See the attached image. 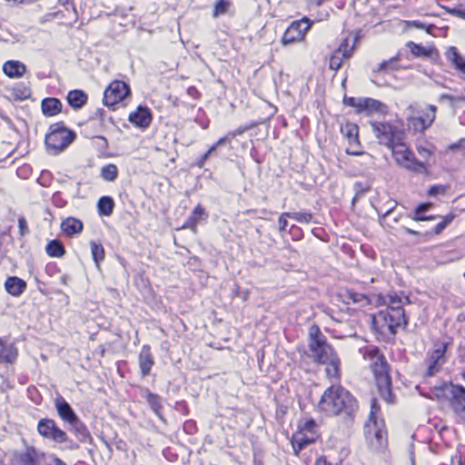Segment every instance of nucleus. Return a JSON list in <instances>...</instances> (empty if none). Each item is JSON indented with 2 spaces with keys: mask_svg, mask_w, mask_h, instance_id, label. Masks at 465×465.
<instances>
[{
  "mask_svg": "<svg viewBox=\"0 0 465 465\" xmlns=\"http://www.w3.org/2000/svg\"><path fill=\"white\" fill-rule=\"evenodd\" d=\"M318 409L330 416L344 414L351 417L358 411V402L343 387L331 385L322 395Z\"/></svg>",
  "mask_w": 465,
  "mask_h": 465,
  "instance_id": "f257e3e1",
  "label": "nucleus"
},
{
  "mask_svg": "<svg viewBox=\"0 0 465 465\" xmlns=\"http://www.w3.org/2000/svg\"><path fill=\"white\" fill-rule=\"evenodd\" d=\"M369 356L371 361V369L381 397L389 404L395 403L396 397L391 391L390 367L385 357L380 354L377 349L370 351Z\"/></svg>",
  "mask_w": 465,
  "mask_h": 465,
  "instance_id": "f03ea898",
  "label": "nucleus"
},
{
  "mask_svg": "<svg viewBox=\"0 0 465 465\" xmlns=\"http://www.w3.org/2000/svg\"><path fill=\"white\" fill-rule=\"evenodd\" d=\"M407 323L404 309L381 310L372 318L373 328L381 334H395Z\"/></svg>",
  "mask_w": 465,
  "mask_h": 465,
  "instance_id": "7ed1b4c3",
  "label": "nucleus"
},
{
  "mask_svg": "<svg viewBox=\"0 0 465 465\" xmlns=\"http://www.w3.org/2000/svg\"><path fill=\"white\" fill-rule=\"evenodd\" d=\"M408 126L414 133H422L429 128L436 117V106L422 107L419 104H412L408 107Z\"/></svg>",
  "mask_w": 465,
  "mask_h": 465,
  "instance_id": "20e7f679",
  "label": "nucleus"
},
{
  "mask_svg": "<svg viewBox=\"0 0 465 465\" xmlns=\"http://www.w3.org/2000/svg\"><path fill=\"white\" fill-rule=\"evenodd\" d=\"M74 132L67 129L64 123L52 124L45 135V144L48 150L56 154L68 147L75 139Z\"/></svg>",
  "mask_w": 465,
  "mask_h": 465,
  "instance_id": "39448f33",
  "label": "nucleus"
},
{
  "mask_svg": "<svg viewBox=\"0 0 465 465\" xmlns=\"http://www.w3.org/2000/svg\"><path fill=\"white\" fill-rule=\"evenodd\" d=\"M310 350L314 361L328 363L336 355L332 347L326 342L325 337L321 333L318 327H312L310 331Z\"/></svg>",
  "mask_w": 465,
  "mask_h": 465,
  "instance_id": "423d86ee",
  "label": "nucleus"
},
{
  "mask_svg": "<svg viewBox=\"0 0 465 465\" xmlns=\"http://www.w3.org/2000/svg\"><path fill=\"white\" fill-rule=\"evenodd\" d=\"M370 124L380 144L391 149L401 141V131L399 126L389 122L372 121Z\"/></svg>",
  "mask_w": 465,
  "mask_h": 465,
  "instance_id": "0eeeda50",
  "label": "nucleus"
},
{
  "mask_svg": "<svg viewBox=\"0 0 465 465\" xmlns=\"http://www.w3.org/2000/svg\"><path fill=\"white\" fill-rule=\"evenodd\" d=\"M311 25L307 17L292 22L285 30L281 43L282 45H292L301 42L304 39L305 33L309 30Z\"/></svg>",
  "mask_w": 465,
  "mask_h": 465,
  "instance_id": "6e6552de",
  "label": "nucleus"
},
{
  "mask_svg": "<svg viewBox=\"0 0 465 465\" xmlns=\"http://www.w3.org/2000/svg\"><path fill=\"white\" fill-rule=\"evenodd\" d=\"M37 430L42 437L54 442L64 443L68 441L66 432L61 430L52 419H41L37 424Z\"/></svg>",
  "mask_w": 465,
  "mask_h": 465,
  "instance_id": "1a4fd4ad",
  "label": "nucleus"
},
{
  "mask_svg": "<svg viewBox=\"0 0 465 465\" xmlns=\"http://www.w3.org/2000/svg\"><path fill=\"white\" fill-rule=\"evenodd\" d=\"M130 94V87L123 81H114L104 93V104L112 107L123 101Z\"/></svg>",
  "mask_w": 465,
  "mask_h": 465,
  "instance_id": "9d476101",
  "label": "nucleus"
},
{
  "mask_svg": "<svg viewBox=\"0 0 465 465\" xmlns=\"http://www.w3.org/2000/svg\"><path fill=\"white\" fill-rule=\"evenodd\" d=\"M391 150L395 161L403 167L416 172L425 168L423 163L414 159L413 153L403 143L399 142Z\"/></svg>",
  "mask_w": 465,
  "mask_h": 465,
  "instance_id": "9b49d317",
  "label": "nucleus"
},
{
  "mask_svg": "<svg viewBox=\"0 0 465 465\" xmlns=\"http://www.w3.org/2000/svg\"><path fill=\"white\" fill-rule=\"evenodd\" d=\"M436 350H431L429 351V357L427 359L428 368L426 371V377L424 381L416 386V389L420 392V394L429 400L433 401L436 397L435 389L430 386L428 381L429 378H431L434 375V369L436 367Z\"/></svg>",
  "mask_w": 465,
  "mask_h": 465,
  "instance_id": "f8f14e48",
  "label": "nucleus"
},
{
  "mask_svg": "<svg viewBox=\"0 0 465 465\" xmlns=\"http://www.w3.org/2000/svg\"><path fill=\"white\" fill-rule=\"evenodd\" d=\"M364 435L369 446L373 450H379L384 447L387 442L386 432L377 427L376 422L367 424L364 428Z\"/></svg>",
  "mask_w": 465,
  "mask_h": 465,
  "instance_id": "ddd939ff",
  "label": "nucleus"
},
{
  "mask_svg": "<svg viewBox=\"0 0 465 465\" xmlns=\"http://www.w3.org/2000/svg\"><path fill=\"white\" fill-rule=\"evenodd\" d=\"M387 113L388 106L382 102L370 97H361L357 114H364L370 116L374 114H386Z\"/></svg>",
  "mask_w": 465,
  "mask_h": 465,
  "instance_id": "4468645a",
  "label": "nucleus"
},
{
  "mask_svg": "<svg viewBox=\"0 0 465 465\" xmlns=\"http://www.w3.org/2000/svg\"><path fill=\"white\" fill-rule=\"evenodd\" d=\"M140 372L143 377L148 376L151 373V370L154 365L153 354L151 352V347L148 344L143 345L138 357Z\"/></svg>",
  "mask_w": 465,
  "mask_h": 465,
  "instance_id": "2eb2a0df",
  "label": "nucleus"
},
{
  "mask_svg": "<svg viewBox=\"0 0 465 465\" xmlns=\"http://www.w3.org/2000/svg\"><path fill=\"white\" fill-rule=\"evenodd\" d=\"M54 406L58 416L67 423L74 422L78 417L71 405L61 396L55 398Z\"/></svg>",
  "mask_w": 465,
  "mask_h": 465,
  "instance_id": "dca6fc26",
  "label": "nucleus"
},
{
  "mask_svg": "<svg viewBox=\"0 0 465 465\" xmlns=\"http://www.w3.org/2000/svg\"><path fill=\"white\" fill-rule=\"evenodd\" d=\"M318 434H310L300 430L293 434L292 443L294 455L298 456L302 449H304L307 445L313 443L318 439Z\"/></svg>",
  "mask_w": 465,
  "mask_h": 465,
  "instance_id": "f3484780",
  "label": "nucleus"
},
{
  "mask_svg": "<svg viewBox=\"0 0 465 465\" xmlns=\"http://www.w3.org/2000/svg\"><path fill=\"white\" fill-rule=\"evenodd\" d=\"M352 50L353 47L348 49V43L347 40H345L331 56L330 69L333 71H338L341 66L342 60L344 58H349L352 54Z\"/></svg>",
  "mask_w": 465,
  "mask_h": 465,
  "instance_id": "a211bd4d",
  "label": "nucleus"
},
{
  "mask_svg": "<svg viewBox=\"0 0 465 465\" xmlns=\"http://www.w3.org/2000/svg\"><path fill=\"white\" fill-rule=\"evenodd\" d=\"M18 357V350L15 343H6L0 338V363L13 364Z\"/></svg>",
  "mask_w": 465,
  "mask_h": 465,
  "instance_id": "6ab92c4d",
  "label": "nucleus"
},
{
  "mask_svg": "<svg viewBox=\"0 0 465 465\" xmlns=\"http://www.w3.org/2000/svg\"><path fill=\"white\" fill-rule=\"evenodd\" d=\"M26 288V282L17 276H9L5 282V290L14 297L21 296Z\"/></svg>",
  "mask_w": 465,
  "mask_h": 465,
  "instance_id": "aec40b11",
  "label": "nucleus"
},
{
  "mask_svg": "<svg viewBox=\"0 0 465 465\" xmlns=\"http://www.w3.org/2000/svg\"><path fill=\"white\" fill-rule=\"evenodd\" d=\"M128 120L138 127L146 128L152 121L151 112L146 107L138 106L135 112L129 114Z\"/></svg>",
  "mask_w": 465,
  "mask_h": 465,
  "instance_id": "412c9836",
  "label": "nucleus"
},
{
  "mask_svg": "<svg viewBox=\"0 0 465 465\" xmlns=\"http://www.w3.org/2000/svg\"><path fill=\"white\" fill-rule=\"evenodd\" d=\"M340 130L343 137L348 141L349 145L361 146L359 126L356 124L351 122L341 123Z\"/></svg>",
  "mask_w": 465,
  "mask_h": 465,
  "instance_id": "4be33fe9",
  "label": "nucleus"
},
{
  "mask_svg": "<svg viewBox=\"0 0 465 465\" xmlns=\"http://www.w3.org/2000/svg\"><path fill=\"white\" fill-rule=\"evenodd\" d=\"M445 55L454 68L464 75L465 79V57L459 53L455 46L449 47Z\"/></svg>",
  "mask_w": 465,
  "mask_h": 465,
  "instance_id": "5701e85b",
  "label": "nucleus"
},
{
  "mask_svg": "<svg viewBox=\"0 0 465 465\" xmlns=\"http://www.w3.org/2000/svg\"><path fill=\"white\" fill-rule=\"evenodd\" d=\"M61 229L67 236H73L83 231L84 224L79 219L70 216L62 221Z\"/></svg>",
  "mask_w": 465,
  "mask_h": 465,
  "instance_id": "b1692460",
  "label": "nucleus"
},
{
  "mask_svg": "<svg viewBox=\"0 0 465 465\" xmlns=\"http://www.w3.org/2000/svg\"><path fill=\"white\" fill-rule=\"evenodd\" d=\"M63 104L57 98L48 97L42 101V112L45 116H54L62 111Z\"/></svg>",
  "mask_w": 465,
  "mask_h": 465,
  "instance_id": "393cba45",
  "label": "nucleus"
},
{
  "mask_svg": "<svg viewBox=\"0 0 465 465\" xmlns=\"http://www.w3.org/2000/svg\"><path fill=\"white\" fill-rule=\"evenodd\" d=\"M4 73L9 77H21L26 71L25 65L19 61H7L3 66Z\"/></svg>",
  "mask_w": 465,
  "mask_h": 465,
  "instance_id": "a878e982",
  "label": "nucleus"
},
{
  "mask_svg": "<svg viewBox=\"0 0 465 465\" xmlns=\"http://www.w3.org/2000/svg\"><path fill=\"white\" fill-rule=\"evenodd\" d=\"M71 426V430L74 432L75 437L81 442H88L92 441V436L88 431L86 426L77 418L74 422L69 424Z\"/></svg>",
  "mask_w": 465,
  "mask_h": 465,
  "instance_id": "bb28decb",
  "label": "nucleus"
},
{
  "mask_svg": "<svg viewBox=\"0 0 465 465\" xmlns=\"http://www.w3.org/2000/svg\"><path fill=\"white\" fill-rule=\"evenodd\" d=\"M433 204L430 203H423L419 204L414 211L412 218L415 221H431L435 219V215L431 213Z\"/></svg>",
  "mask_w": 465,
  "mask_h": 465,
  "instance_id": "cd10ccee",
  "label": "nucleus"
},
{
  "mask_svg": "<svg viewBox=\"0 0 465 465\" xmlns=\"http://www.w3.org/2000/svg\"><path fill=\"white\" fill-rule=\"evenodd\" d=\"M203 217H207V213H206L204 208L201 204H198L193 209L192 214L185 222L183 228H189L192 231L195 232L198 223Z\"/></svg>",
  "mask_w": 465,
  "mask_h": 465,
  "instance_id": "c85d7f7f",
  "label": "nucleus"
},
{
  "mask_svg": "<svg viewBox=\"0 0 465 465\" xmlns=\"http://www.w3.org/2000/svg\"><path fill=\"white\" fill-rule=\"evenodd\" d=\"M68 104L74 109L82 108L87 102V94L82 90H73L67 94Z\"/></svg>",
  "mask_w": 465,
  "mask_h": 465,
  "instance_id": "c756f323",
  "label": "nucleus"
},
{
  "mask_svg": "<svg viewBox=\"0 0 465 465\" xmlns=\"http://www.w3.org/2000/svg\"><path fill=\"white\" fill-rule=\"evenodd\" d=\"M343 302L346 303H358L361 306L367 305L370 303L369 298L363 294L355 292L354 290H346L342 294Z\"/></svg>",
  "mask_w": 465,
  "mask_h": 465,
  "instance_id": "7c9ffc66",
  "label": "nucleus"
},
{
  "mask_svg": "<svg viewBox=\"0 0 465 465\" xmlns=\"http://www.w3.org/2000/svg\"><path fill=\"white\" fill-rule=\"evenodd\" d=\"M9 92L14 96L15 100H25L31 96V89L25 83H17L12 88L9 89Z\"/></svg>",
  "mask_w": 465,
  "mask_h": 465,
  "instance_id": "2f4dec72",
  "label": "nucleus"
},
{
  "mask_svg": "<svg viewBox=\"0 0 465 465\" xmlns=\"http://www.w3.org/2000/svg\"><path fill=\"white\" fill-rule=\"evenodd\" d=\"M143 397L146 400V401L149 403L151 409L153 411L161 418V410H162V403L161 399L157 394H154L151 392L149 390H144L143 392Z\"/></svg>",
  "mask_w": 465,
  "mask_h": 465,
  "instance_id": "473e14b6",
  "label": "nucleus"
},
{
  "mask_svg": "<svg viewBox=\"0 0 465 465\" xmlns=\"http://www.w3.org/2000/svg\"><path fill=\"white\" fill-rule=\"evenodd\" d=\"M114 208V202L110 196H103L97 203V210L100 215L110 216Z\"/></svg>",
  "mask_w": 465,
  "mask_h": 465,
  "instance_id": "72a5a7b5",
  "label": "nucleus"
},
{
  "mask_svg": "<svg viewBox=\"0 0 465 465\" xmlns=\"http://www.w3.org/2000/svg\"><path fill=\"white\" fill-rule=\"evenodd\" d=\"M45 252L50 257L60 258L64 255L65 249L60 241L52 240L46 244Z\"/></svg>",
  "mask_w": 465,
  "mask_h": 465,
  "instance_id": "f704fd0d",
  "label": "nucleus"
},
{
  "mask_svg": "<svg viewBox=\"0 0 465 465\" xmlns=\"http://www.w3.org/2000/svg\"><path fill=\"white\" fill-rule=\"evenodd\" d=\"M118 176V168L115 164L109 163L102 167L101 177L107 182H114Z\"/></svg>",
  "mask_w": 465,
  "mask_h": 465,
  "instance_id": "c9c22d12",
  "label": "nucleus"
},
{
  "mask_svg": "<svg viewBox=\"0 0 465 465\" xmlns=\"http://www.w3.org/2000/svg\"><path fill=\"white\" fill-rule=\"evenodd\" d=\"M232 5V0H217L213 5V16L219 17L227 13Z\"/></svg>",
  "mask_w": 465,
  "mask_h": 465,
  "instance_id": "e433bc0d",
  "label": "nucleus"
},
{
  "mask_svg": "<svg viewBox=\"0 0 465 465\" xmlns=\"http://www.w3.org/2000/svg\"><path fill=\"white\" fill-rule=\"evenodd\" d=\"M387 308L385 310H396L402 308V298L395 292H391L386 295Z\"/></svg>",
  "mask_w": 465,
  "mask_h": 465,
  "instance_id": "4c0bfd02",
  "label": "nucleus"
},
{
  "mask_svg": "<svg viewBox=\"0 0 465 465\" xmlns=\"http://www.w3.org/2000/svg\"><path fill=\"white\" fill-rule=\"evenodd\" d=\"M452 345V339L451 338H446L444 339L440 346L438 347V366L444 363L446 361V354L448 351L449 347Z\"/></svg>",
  "mask_w": 465,
  "mask_h": 465,
  "instance_id": "58836bf2",
  "label": "nucleus"
},
{
  "mask_svg": "<svg viewBox=\"0 0 465 465\" xmlns=\"http://www.w3.org/2000/svg\"><path fill=\"white\" fill-rule=\"evenodd\" d=\"M90 244L93 259L96 265L99 266V263L104 259V249L101 243L94 241Z\"/></svg>",
  "mask_w": 465,
  "mask_h": 465,
  "instance_id": "ea45409f",
  "label": "nucleus"
},
{
  "mask_svg": "<svg viewBox=\"0 0 465 465\" xmlns=\"http://www.w3.org/2000/svg\"><path fill=\"white\" fill-rule=\"evenodd\" d=\"M340 359L335 356L329 361L328 367L326 368V373L330 378H339L340 376Z\"/></svg>",
  "mask_w": 465,
  "mask_h": 465,
  "instance_id": "a19ab883",
  "label": "nucleus"
},
{
  "mask_svg": "<svg viewBox=\"0 0 465 465\" xmlns=\"http://www.w3.org/2000/svg\"><path fill=\"white\" fill-rule=\"evenodd\" d=\"M449 152L452 153H460L462 155H465V138L460 139L457 143L450 144L445 152H442V155H447Z\"/></svg>",
  "mask_w": 465,
  "mask_h": 465,
  "instance_id": "79ce46f5",
  "label": "nucleus"
},
{
  "mask_svg": "<svg viewBox=\"0 0 465 465\" xmlns=\"http://www.w3.org/2000/svg\"><path fill=\"white\" fill-rule=\"evenodd\" d=\"M407 46L410 48L411 52L418 57H427L430 55V52L427 50L424 46L416 45L413 42H409Z\"/></svg>",
  "mask_w": 465,
  "mask_h": 465,
  "instance_id": "37998d69",
  "label": "nucleus"
},
{
  "mask_svg": "<svg viewBox=\"0 0 465 465\" xmlns=\"http://www.w3.org/2000/svg\"><path fill=\"white\" fill-rule=\"evenodd\" d=\"M299 430L307 432L310 434H318L316 431L317 424L313 419L306 420L305 421H301L299 424Z\"/></svg>",
  "mask_w": 465,
  "mask_h": 465,
  "instance_id": "c03bdc74",
  "label": "nucleus"
},
{
  "mask_svg": "<svg viewBox=\"0 0 465 465\" xmlns=\"http://www.w3.org/2000/svg\"><path fill=\"white\" fill-rule=\"evenodd\" d=\"M288 218H292L298 223H309L312 219V215L307 212L290 213V214H288Z\"/></svg>",
  "mask_w": 465,
  "mask_h": 465,
  "instance_id": "a18cd8bd",
  "label": "nucleus"
},
{
  "mask_svg": "<svg viewBox=\"0 0 465 465\" xmlns=\"http://www.w3.org/2000/svg\"><path fill=\"white\" fill-rule=\"evenodd\" d=\"M456 217V214L450 213L444 216H438L441 221L438 223V234L442 232Z\"/></svg>",
  "mask_w": 465,
  "mask_h": 465,
  "instance_id": "49530a36",
  "label": "nucleus"
},
{
  "mask_svg": "<svg viewBox=\"0 0 465 465\" xmlns=\"http://www.w3.org/2000/svg\"><path fill=\"white\" fill-rule=\"evenodd\" d=\"M408 26L426 30V32L430 35H433V30L435 29L434 25L425 24V23H421L420 21L408 22Z\"/></svg>",
  "mask_w": 465,
  "mask_h": 465,
  "instance_id": "de8ad7c7",
  "label": "nucleus"
},
{
  "mask_svg": "<svg viewBox=\"0 0 465 465\" xmlns=\"http://www.w3.org/2000/svg\"><path fill=\"white\" fill-rule=\"evenodd\" d=\"M439 7L444 10L445 13L451 14L453 15L465 19V7L459 6L454 8H448L440 5H439Z\"/></svg>",
  "mask_w": 465,
  "mask_h": 465,
  "instance_id": "09e8293b",
  "label": "nucleus"
},
{
  "mask_svg": "<svg viewBox=\"0 0 465 465\" xmlns=\"http://www.w3.org/2000/svg\"><path fill=\"white\" fill-rule=\"evenodd\" d=\"M361 97H348L345 96L343 98V104L347 106H351L356 109V113H358Z\"/></svg>",
  "mask_w": 465,
  "mask_h": 465,
  "instance_id": "8fccbe9b",
  "label": "nucleus"
},
{
  "mask_svg": "<svg viewBox=\"0 0 465 465\" xmlns=\"http://www.w3.org/2000/svg\"><path fill=\"white\" fill-rule=\"evenodd\" d=\"M18 228H19V234L21 236L27 234L29 232L26 220L24 216H20L18 218Z\"/></svg>",
  "mask_w": 465,
  "mask_h": 465,
  "instance_id": "3c124183",
  "label": "nucleus"
},
{
  "mask_svg": "<svg viewBox=\"0 0 465 465\" xmlns=\"http://www.w3.org/2000/svg\"><path fill=\"white\" fill-rule=\"evenodd\" d=\"M226 144H231V137L228 136L227 134L224 135L223 137L220 138L210 148H214V153H215L218 147H221V146H223V145H226Z\"/></svg>",
  "mask_w": 465,
  "mask_h": 465,
  "instance_id": "603ef678",
  "label": "nucleus"
},
{
  "mask_svg": "<svg viewBox=\"0 0 465 465\" xmlns=\"http://www.w3.org/2000/svg\"><path fill=\"white\" fill-rule=\"evenodd\" d=\"M214 153V148H210L197 162H196V165L199 167V168H203L206 160L213 154Z\"/></svg>",
  "mask_w": 465,
  "mask_h": 465,
  "instance_id": "864d4df0",
  "label": "nucleus"
},
{
  "mask_svg": "<svg viewBox=\"0 0 465 465\" xmlns=\"http://www.w3.org/2000/svg\"><path fill=\"white\" fill-rule=\"evenodd\" d=\"M288 214H290V213H282V215L279 218L280 232H282L286 230V227L288 225V222H287L286 218L288 217Z\"/></svg>",
  "mask_w": 465,
  "mask_h": 465,
  "instance_id": "5fc2aeb1",
  "label": "nucleus"
},
{
  "mask_svg": "<svg viewBox=\"0 0 465 465\" xmlns=\"http://www.w3.org/2000/svg\"><path fill=\"white\" fill-rule=\"evenodd\" d=\"M58 3L63 5L65 10L69 11L72 9L74 13H76L73 0H58Z\"/></svg>",
  "mask_w": 465,
  "mask_h": 465,
  "instance_id": "6e6d98bb",
  "label": "nucleus"
},
{
  "mask_svg": "<svg viewBox=\"0 0 465 465\" xmlns=\"http://www.w3.org/2000/svg\"><path fill=\"white\" fill-rule=\"evenodd\" d=\"M233 294L236 295V296H239L243 301H246L248 299V296H249V292L247 290L241 291L239 287H236L235 291L233 292Z\"/></svg>",
  "mask_w": 465,
  "mask_h": 465,
  "instance_id": "4d7b16f0",
  "label": "nucleus"
},
{
  "mask_svg": "<svg viewBox=\"0 0 465 465\" xmlns=\"http://www.w3.org/2000/svg\"><path fill=\"white\" fill-rule=\"evenodd\" d=\"M354 147L355 146L349 145V147L345 150L346 153L350 154V155H356V156L363 154L362 151L354 149Z\"/></svg>",
  "mask_w": 465,
  "mask_h": 465,
  "instance_id": "13d9d810",
  "label": "nucleus"
},
{
  "mask_svg": "<svg viewBox=\"0 0 465 465\" xmlns=\"http://www.w3.org/2000/svg\"><path fill=\"white\" fill-rule=\"evenodd\" d=\"M244 131H245L244 128L240 127L234 131L229 132L227 134V135L231 137V141H232L233 138L237 137L238 135L242 134Z\"/></svg>",
  "mask_w": 465,
  "mask_h": 465,
  "instance_id": "bf43d9fd",
  "label": "nucleus"
},
{
  "mask_svg": "<svg viewBox=\"0 0 465 465\" xmlns=\"http://www.w3.org/2000/svg\"><path fill=\"white\" fill-rule=\"evenodd\" d=\"M315 465H331V464L327 461V460L324 456H321L315 460Z\"/></svg>",
  "mask_w": 465,
  "mask_h": 465,
  "instance_id": "052dcab7",
  "label": "nucleus"
},
{
  "mask_svg": "<svg viewBox=\"0 0 465 465\" xmlns=\"http://www.w3.org/2000/svg\"><path fill=\"white\" fill-rule=\"evenodd\" d=\"M64 443H68L67 448H68L69 450H78V449L80 448V447H79V445H78L77 443H75V442H74V441L70 440L69 439H68V441H65Z\"/></svg>",
  "mask_w": 465,
  "mask_h": 465,
  "instance_id": "680f3d73",
  "label": "nucleus"
},
{
  "mask_svg": "<svg viewBox=\"0 0 465 465\" xmlns=\"http://www.w3.org/2000/svg\"><path fill=\"white\" fill-rule=\"evenodd\" d=\"M440 101H450V103H453L454 101L457 100V98L450 96V95L442 94V95H440Z\"/></svg>",
  "mask_w": 465,
  "mask_h": 465,
  "instance_id": "e2e57ef3",
  "label": "nucleus"
},
{
  "mask_svg": "<svg viewBox=\"0 0 465 465\" xmlns=\"http://www.w3.org/2000/svg\"><path fill=\"white\" fill-rule=\"evenodd\" d=\"M378 410H379V408L377 407V400L373 398L371 400V414L373 415L376 411H378Z\"/></svg>",
  "mask_w": 465,
  "mask_h": 465,
  "instance_id": "0e129e2a",
  "label": "nucleus"
},
{
  "mask_svg": "<svg viewBox=\"0 0 465 465\" xmlns=\"http://www.w3.org/2000/svg\"><path fill=\"white\" fill-rule=\"evenodd\" d=\"M187 93H188V94H190V95H192L193 97H196L198 95V94H199L197 89L195 87H193V86L189 87L187 89Z\"/></svg>",
  "mask_w": 465,
  "mask_h": 465,
  "instance_id": "69168bd1",
  "label": "nucleus"
},
{
  "mask_svg": "<svg viewBox=\"0 0 465 465\" xmlns=\"http://www.w3.org/2000/svg\"><path fill=\"white\" fill-rule=\"evenodd\" d=\"M447 30H448V26H440V27L438 26V36L439 35L446 36Z\"/></svg>",
  "mask_w": 465,
  "mask_h": 465,
  "instance_id": "338daca9",
  "label": "nucleus"
},
{
  "mask_svg": "<svg viewBox=\"0 0 465 465\" xmlns=\"http://www.w3.org/2000/svg\"><path fill=\"white\" fill-rule=\"evenodd\" d=\"M388 66V62L384 61L379 64L378 71L386 70Z\"/></svg>",
  "mask_w": 465,
  "mask_h": 465,
  "instance_id": "774afa93",
  "label": "nucleus"
}]
</instances>
